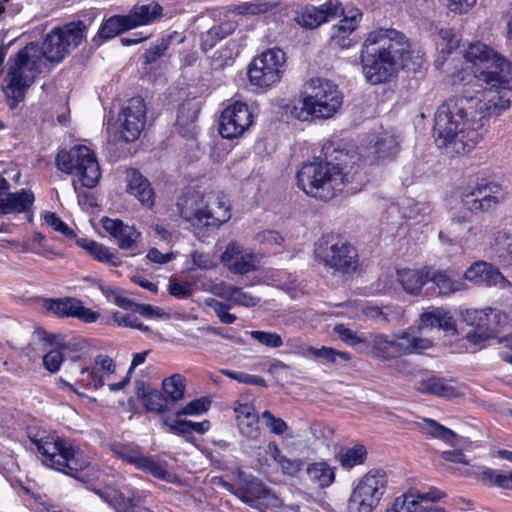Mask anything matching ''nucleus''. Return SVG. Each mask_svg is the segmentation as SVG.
<instances>
[{
	"label": "nucleus",
	"mask_w": 512,
	"mask_h": 512,
	"mask_svg": "<svg viewBox=\"0 0 512 512\" xmlns=\"http://www.w3.org/2000/svg\"><path fill=\"white\" fill-rule=\"evenodd\" d=\"M449 98L435 114L434 137L437 147L450 157L470 152L483 137V119L499 116L510 107L509 98H479L476 113Z\"/></svg>",
	"instance_id": "obj_1"
},
{
	"label": "nucleus",
	"mask_w": 512,
	"mask_h": 512,
	"mask_svg": "<svg viewBox=\"0 0 512 512\" xmlns=\"http://www.w3.org/2000/svg\"><path fill=\"white\" fill-rule=\"evenodd\" d=\"M322 152L326 160L304 163L296 179L297 186L308 196L328 201L342 193L347 184L359 179L360 156L333 141L325 143Z\"/></svg>",
	"instance_id": "obj_2"
},
{
	"label": "nucleus",
	"mask_w": 512,
	"mask_h": 512,
	"mask_svg": "<svg viewBox=\"0 0 512 512\" xmlns=\"http://www.w3.org/2000/svg\"><path fill=\"white\" fill-rule=\"evenodd\" d=\"M405 43L406 35L394 28H378L367 34L361 46L360 61L369 83H385L397 73V60Z\"/></svg>",
	"instance_id": "obj_3"
},
{
	"label": "nucleus",
	"mask_w": 512,
	"mask_h": 512,
	"mask_svg": "<svg viewBox=\"0 0 512 512\" xmlns=\"http://www.w3.org/2000/svg\"><path fill=\"white\" fill-rule=\"evenodd\" d=\"M460 197L463 208L454 212L450 229L460 244L470 247L481 239V228L472 224L473 213L496 209L507 199L508 193L496 182L482 181L466 187Z\"/></svg>",
	"instance_id": "obj_4"
},
{
	"label": "nucleus",
	"mask_w": 512,
	"mask_h": 512,
	"mask_svg": "<svg viewBox=\"0 0 512 512\" xmlns=\"http://www.w3.org/2000/svg\"><path fill=\"white\" fill-rule=\"evenodd\" d=\"M465 69L473 75L476 93L512 91V63L481 42L471 43L464 53Z\"/></svg>",
	"instance_id": "obj_5"
},
{
	"label": "nucleus",
	"mask_w": 512,
	"mask_h": 512,
	"mask_svg": "<svg viewBox=\"0 0 512 512\" xmlns=\"http://www.w3.org/2000/svg\"><path fill=\"white\" fill-rule=\"evenodd\" d=\"M179 216L196 228H218L231 218V204L221 192L202 194L188 189L176 202Z\"/></svg>",
	"instance_id": "obj_6"
},
{
	"label": "nucleus",
	"mask_w": 512,
	"mask_h": 512,
	"mask_svg": "<svg viewBox=\"0 0 512 512\" xmlns=\"http://www.w3.org/2000/svg\"><path fill=\"white\" fill-rule=\"evenodd\" d=\"M30 440L44 465L70 477L84 480L77 473L87 468L90 460L79 448L51 434L34 436Z\"/></svg>",
	"instance_id": "obj_7"
},
{
	"label": "nucleus",
	"mask_w": 512,
	"mask_h": 512,
	"mask_svg": "<svg viewBox=\"0 0 512 512\" xmlns=\"http://www.w3.org/2000/svg\"><path fill=\"white\" fill-rule=\"evenodd\" d=\"M56 165L59 170L77 178L73 180V187L79 198L88 197V194L81 190L82 187L94 188L101 177L95 153L84 145L60 151L56 157Z\"/></svg>",
	"instance_id": "obj_8"
},
{
	"label": "nucleus",
	"mask_w": 512,
	"mask_h": 512,
	"mask_svg": "<svg viewBox=\"0 0 512 512\" xmlns=\"http://www.w3.org/2000/svg\"><path fill=\"white\" fill-rule=\"evenodd\" d=\"M86 24L79 20L69 22L61 27L52 29L41 45L30 42L37 56V63L42 66L43 59L51 63H59L65 59L86 37Z\"/></svg>",
	"instance_id": "obj_9"
},
{
	"label": "nucleus",
	"mask_w": 512,
	"mask_h": 512,
	"mask_svg": "<svg viewBox=\"0 0 512 512\" xmlns=\"http://www.w3.org/2000/svg\"><path fill=\"white\" fill-rule=\"evenodd\" d=\"M314 253L319 263L336 272L351 273L358 267L356 248L338 234L323 235L317 241Z\"/></svg>",
	"instance_id": "obj_10"
},
{
	"label": "nucleus",
	"mask_w": 512,
	"mask_h": 512,
	"mask_svg": "<svg viewBox=\"0 0 512 512\" xmlns=\"http://www.w3.org/2000/svg\"><path fill=\"white\" fill-rule=\"evenodd\" d=\"M34 53L32 46H25L9 58V67L3 86L6 96H9L8 93L12 96H24L34 83L36 75L41 71Z\"/></svg>",
	"instance_id": "obj_11"
},
{
	"label": "nucleus",
	"mask_w": 512,
	"mask_h": 512,
	"mask_svg": "<svg viewBox=\"0 0 512 512\" xmlns=\"http://www.w3.org/2000/svg\"><path fill=\"white\" fill-rule=\"evenodd\" d=\"M400 143V135L397 134L395 130L382 129L371 134L369 136L367 145L361 147L359 150L346 147L345 150H348L352 153H357L360 156V160L357 162L360 165V178L362 173H366V167L395 157L400 150Z\"/></svg>",
	"instance_id": "obj_12"
},
{
	"label": "nucleus",
	"mask_w": 512,
	"mask_h": 512,
	"mask_svg": "<svg viewBox=\"0 0 512 512\" xmlns=\"http://www.w3.org/2000/svg\"><path fill=\"white\" fill-rule=\"evenodd\" d=\"M386 484L384 471L367 472L354 485L348 501V512H373L385 492Z\"/></svg>",
	"instance_id": "obj_13"
},
{
	"label": "nucleus",
	"mask_w": 512,
	"mask_h": 512,
	"mask_svg": "<svg viewBox=\"0 0 512 512\" xmlns=\"http://www.w3.org/2000/svg\"><path fill=\"white\" fill-rule=\"evenodd\" d=\"M285 61V53L279 48L264 51L248 67L250 83L263 90L273 87L281 80Z\"/></svg>",
	"instance_id": "obj_14"
},
{
	"label": "nucleus",
	"mask_w": 512,
	"mask_h": 512,
	"mask_svg": "<svg viewBox=\"0 0 512 512\" xmlns=\"http://www.w3.org/2000/svg\"><path fill=\"white\" fill-rule=\"evenodd\" d=\"M222 487L252 508L262 509L275 505L277 498L263 482L252 474L241 470L237 473V484L222 482Z\"/></svg>",
	"instance_id": "obj_15"
},
{
	"label": "nucleus",
	"mask_w": 512,
	"mask_h": 512,
	"mask_svg": "<svg viewBox=\"0 0 512 512\" xmlns=\"http://www.w3.org/2000/svg\"><path fill=\"white\" fill-rule=\"evenodd\" d=\"M289 103H280L285 115L290 114L301 121L328 119L342 105L341 98H288Z\"/></svg>",
	"instance_id": "obj_16"
},
{
	"label": "nucleus",
	"mask_w": 512,
	"mask_h": 512,
	"mask_svg": "<svg viewBox=\"0 0 512 512\" xmlns=\"http://www.w3.org/2000/svg\"><path fill=\"white\" fill-rule=\"evenodd\" d=\"M464 320L476 328L468 332L466 338L469 342L479 344L490 337L492 333L506 322V315L495 308L468 309L463 314Z\"/></svg>",
	"instance_id": "obj_17"
},
{
	"label": "nucleus",
	"mask_w": 512,
	"mask_h": 512,
	"mask_svg": "<svg viewBox=\"0 0 512 512\" xmlns=\"http://www.w3.org/2000/svg\"><path fill=\"white\" fill-rule=\"evenodd\" d=\"M253 112L243 101L237 100L223 109L220 114L218 131L225 139L242 136L253 124Z\"/></svg>",
	"instance_id": "obj_18"
},
{
	"label": "nucleus",
	"mask_w": 512,
	"mask_h": 512,
	"mask_svg": "<svg viewBox=\"0 0 512 512\" xmlns=\"http://www.w3.org/2000/svg\"><path fill=\"white\" fill-rule=\"evenodd\" d=\"M146 104L144 98H127L121 104L118 115L120 138L133 142L140 136L144 126Z\"/></svg>",
	"instance_id": "obj_19"
},
{
	"label": "nucleus",
	"mask_w": 512,
	"mask_h": 512,
	"mask_svg": "<svg viewBox=\"0 0 512 512\" xmlns=\"http://www.w3.org/2000/svg\"><path fill=\"white\" fill-rule=\"evenodd\" d=\"M221 263L233 274L245 275L257 270L258 254L239 243L230 242L221 255Z\"/></svg>",
	"instance_id": "obj_20"
},
{
	"label": "nucleus",
	"mask_w": 512,
	"mask_h": 512,
	"mask_svg": "<svg viewBox=\"0 0 512 512\" xmlns=\"http://www.w3.org/2000/svg\"><path fill=\"white\" fill-rule=\"evenodd\" d=\"M339 10V0H327L320 6L305 7L297 14L295 21L303 28L314 29L337 18Z\"/></svg>",
	"instance_id": "obj_21"
},
{
	"label": "nucleus",
	"mask_w": 512,
	"mask_h": 512,
	"mask_svg": "<svg viewBox=\"0 0 512 512\" xmlns=\"http://www.w3.org/2000/svg\"><path fill=\"white\" fill-rule=\"evenodd\" d=\"M462 278L474 284L488 287L508 288L511 286V283L502 275L498 268L485 261H476L471 264L464 272Z\"/></svg>",
	"instance_id": "obj_22"
},
{
	"label": "nucleus",
	"mask_w": 512,
	"mask_h": 512,
	"mask_svg": "<svg viewBox=\"0 0 512 512\" xmlns=\"http://www.w3.org/2000/svg\"><path fill=\"white\" fill-rule=\"evenodd\" d=\"M427 277L428 282L433 284V288L440 296H449L467 289L463 278L452 268H429Z\"/></svg>",
	"instance_id": "obj_23"
},
{
	"label": "nucleus",
	"mask_w": 512,
	"mask_h": 512,
	"mask_svg": "<svg viewBox=\"0 0 512 512\" xmlns=\"http://www.w3.org/2000/svg\"><path fill=\"white\" fill-rule=\"evenodd\" d=\"M116 371V364L112 358L107 355H97L92 367H82L80 369L79 382L84 385H92L100 388L105 384L104 375H111Z\"/></svg>",
	"instance_id": "obj_24"
},
{
	"label": "nucleus",
	"mask_w": 512,
	"mask_h": 512,
	"mask_svg": "<svg viewBox=\"0 0 512 512\" xmlns=\"http://www.w3.org/2000/svg\"><path fill=\"white\" fill-rule=\"evenodd\" d=\"M102 226L117 240L119 248L123 250L134 249L141 236L134 226L124 224L118 219L103 218Z\"/></svg>",
	"instance_id": "obj_25"
},
{
	"label": "nucleus",
	"mask_w": 512,
	"mask_h": 512,
	"mask_svg": "<svg viewBox=\"0 0 512 512\" xmlns=\"http://www.w3.org/2000/svg\"><path fill=\"white\" fill-rule=\"evenodd\" d=\"M418 391L446 399L458 398L465 395L464 386L455 385L451 380H446L437 376L423 379L420 382Z\"/></svg>",
	"instance_id": "obj_26"
},
{
	"label": "nucleus",
	"mask_w": 512,
	"mask_h": 512,
	"mask_svg": "<svg viewBox=\"0 0 512 512\" xmlns=\"http://www.w3.org/2000/svg\"><path fill=\"white\" fill-rule=\"evenodd\" d=\"M419 328L423 332L427 329L438 328L448 333H456V323L450 312L443 308H435L431 311L423 312L420 315Z\"/></svg>",
	"instance_id": "obj_27"
},
{
	"label": "nucleus",
	"mask_w": 512,
	"mask_h": 512,
	"mask_svg": "<svg viewBox=\"0 0 512 512\" xmlns=\"http://www.w3.org/2000/svg\"><path fill=\"white\" fill-rule=\"evenodd\" d=\"M358 308L369 318L388 324H400L404 317V308L400 305H385L382 307L366 303L357 304Z\"/></svg>",
	"instance_id": "obj_28"
},
{
	"label": "nucleus",
	"mask_w": 512,
	"mask_h": 512,
	"mask_svg": "<svg viewBox=\"0 0 512 512\" xmlns=\"http://www.w3.org/2000/svg\"><path fill=\"white\" fill-rule=\"evenodd\" d=\"M399 340L403 346V354L409 355L419 353L432 347L433 342L430 338L424 335V332L419 326H410L398 333Z\"/></svg>",
	"instance_id": "obj_29"
},
{
	"label": "nucleus",
	"mask_w": 512,
	"mask_h": 512,
	"mask_svg": "<svg viewBox=\"0 0 512 512\" xmlns=\"http://www.w3.org/2000/svg\"><path fill=\"white\" fill-rule=\"evenodd\" d=\"M35 201L34 194L28 189L8 193L0 198V214L24 213L30 210Z\"/></svg>",
	"instance_id": "obj_30"
},
{
	"label": "nucleus",
	"mask_w": 512,
	"mask_h": 512,
	"mask_svg": "<svg viewBox=\"0 0 512 512\" xmlns=\"http://www.w3.org/2000/svg\"><path fill=\"white\" fill-rule=\"evenodd\" d=\"M130 29L131 27L126 15H113L102 22L92 42L95 46H100L102 42L110 40Z\"/></svg>",
	"instance_id": "obj_31"
},
{
	"label": "nucleus",
	"mask_w": 512,
	"mask_h": 512,
	"mask_svg": "<svg viewBox=\"0 0 512 512\" xmlns=\"http://www.w3.org/2000/svg\"><path fill=\"white\" fill-rule=\"evenodd\" d=\"M127 191L134 195L143 205L152 207L154 204V193L150 183L138 171L127 172Z\"/></svg>",
	"instance_id": "obj_32"
},
{
	"label": "nucleus",
	"mask_w": 512,
	"mask_h": 512,
	"mask_svg": "<svg viewBox=\"0 0 512 512\" xmlns=\"http://www.w3.org/2000/svg\"><path fill=\"white\" fill-rule=\"evenodd\" d=\"M162 7L157 2H150L148 4H136L126 15L131 29L138 26L147 25L155 19L161 17Z\"/></svg>",
	"instance_id": "obj_33"
},
{
	"label": "nucleus",
	"mask_w": 512,
	"mask_h": 512,
	"mask_svg": "<svg viewBox=\"0 0 512 512\" xmlns=\"http://www.w3.org/2000/svg\"><path fill=\"white\" fill-rule=\"evenodd\" d=\"M490 245L500 262L512 266V230L500 229L493 232Z\"/></svg>",
	"instance_id": "obj_34"
},
{
	"label": "nucleus",
	"mask_w": 512,
	"mask_h": 512,
	"mask_svg": "<svg viewBox=\"0 0 512 512\" xmlns=\"http://www.w3.org/2000/svg\"><path fill=\"white\" fill-rule=\"evenodd\" d=\"M428 271L429 268L401 269L397 272V281L407 293L418 294L423 285L428 282Z\"/></svg>",
	"instance_id": "obj_35"
},
{
	"label": "nucleus",
	"mask_w": 512,
	"mask_h": 512,
	"mask_svg": "<svg viewBox=\"0 0 512 512\" xmlns=\"http://www.w3.org/2000/svg\"><path fill=\"white\" fill-rule=\"evenodd\" d=\"M162 425L168 429V432L181 436L191 435L192 432L202 435L210 428V422L208 420L193 422L181 419L171 420L169 417L163 418Z\"/></svg>",
	"instance_id": "obj_36"
},
{
	"label": "nucleus",
	"mask_w": 512,
	"mask_h": 512,
	"mask_svg": "<svg viewBox=\"0 0 512 512\" xmlns=\"http://www.w3.org/2000/svg\"><path fill=\"white\" fill-rule=\"evenodd\" d=\"M77 244L99 262L107 263L115 267L119 266L121 263L116 253L94 240L79 238L77 239Z\"/></svg>",
	"instance_id": "obj_37"
},
{
	"label": "nucleus",
	"mask_w": 512,
	"mask_h": 512,
	"mask_svg": "<svg viewBox=\"0 0 512 512\" xmlns=\"http://www.w3.org/2000/svg\"><path fill=\"white\" fill-rule=\"evenodd\" d=\"M277 6V2L272 0H254L250 2H242L240 4H232L226 6L228 13L242 16H256L271 11Z\"/></svg>",
	"instance_id": "obj_38"
},
{
	"label": "nucleus",
	"mask_w": 512,
	"mask_h": 512,
	"mask_svg": "<svg viewBox=\"0 0 512 512\" xmlns=\"http://www.w3.org/2000/svg\"><path fill=\"white\" fill-rule=\"evenodd\" d=\"M403 48V51L400 52L401 55H399L400 58L397 60V69L401 67L407 72H418L424 63L423 53L419 48L411 44L407 37Z\"/></svg>",
	"instance_id": "obj_39"
},
{
	"label": "nucleus",
	"mask_w": 512,
	"mask_h": 512,
	"mask_svg": "<svg viewBox=\"0 0 512 512\" xmlns=\"http://www.w3.org/2000/svg\"><path fill=\"white\" fill-rule=\"evenodd\" d=\"M416 427L425 435L439 439L447 444H452L457 434L451 429L441 425L431 418H422L416 423Z\"/></svg>",
	"instance_id": "obj_40"
},
{
	"label": "nucleus",
	"mask_w": 512,
	"mask_h": 512,
	"mask_svg": "<svg viewBox=\"0 0 512 512\" xmlns=\"http://www.w3.org/2000/svg\"><path fill=\"white\" fill-rule=\"evenodd\" d=\"M338 93V85L334 81L314 77L305 82L301 96H337Z\"/></svg>",
	"instance_id": "obj_41"
},
{
	"label": "nucleus",
	"mask_w": 512,
	"mask_h": 512,
	"mask_svg": "<svg viewBox=\"0 0 512 512\" xmlns=\"http://www.w3.org/2000/svg\"><path fill=\"white\" fill-rule=\"evenodd\" d=\"M202 108V102L197 98H183L178 106L176 123L180 127L193 124L199 116Z\"/></svg>",
	"instance_id": "obj_42"
},
{
	"label": "nucleus",
	"mask_w": 512,
	"mask_h": 512,
	"mask_svg": "<svg viewBox=\"0 0 512 512\" xmlns=\"http://www.w3.org/2000/svg\"><path fill=\"white\" fill-rule=\"evenodd\" d=\"M307 475L309 479L317 484L320 488L330 486L335 480L334 468L326 462L312 463L307 467Z\"/></svg>",
	"instance_id": "obj_43"
},
{
	"label": "nucleus",
	"mask_w": 512,
	"mask_h": 512,
	"mask_svg": "<svg viewBox=\"0 0 512 512\" xmlns=\"http://www.w3.org/2000/svg\"><path fill=\"white\" fill-rule=\"evenodd\" d=\"M354 24L342 20L331 28L330 45L334 48L346 49L353 44L351 34L356 30Z\"/></svg>",
	"instance_id": "obj_44"
},
{
	"label": "nucleus",
	"mask_w": 512,
	"mask_h": 512,
	"mask_svg": "<svg viewBox=\"0 0 512 512\" xmlns=\"http://www.w3.org/2000/svg\"><path fill=\"white\" fill-rule=\"evenodd\" d=\"M138 396L143 406L151 412L162 414L170 411L168 398L158 390L138 392Z\"/></svg>",
	"instance_id": "obj_45"
},
{
	"label": "nucleus",
	"mask_w": 512,
	"mask_h": 512,
	"mask_svg": "<svg viewBox=\"0 0 512 512\" xmlns=\"http://www.w3.org/2000/svg\"><path fill=\"white\" fill-rule=\"evenodd\" d=\"M162 390L168 400L180 401L184 398L186 390V379L181 374H173L162 381Z\"/></svg>",
	"instance_id": "obj_46"
},
{
	"label": "nucleus",
	"mask_w": 512,
	"mask_h": 512,
	"mask_svg": "<svg viewBox=\"0 0 512 512\" xmlns=\"http://www.w3.org/2000/svg\"><path fill=\"white\" fill-rule=\"evenodd\" d=\"M78 300L74 298L45 299L43 307L58 317H73Z\"/></svg>",
	"instance_id": "obj_47"
},
{
	"label": "nucleus",
	"mask_w": 512,
	"mask_h": 512,
	"mask_svg": "<svg viewBox=\"0 0 512 512\" xmlns=\"http://www.w3.org/2000/svg\"><path fill=\"white\" fill-rule=\"evenodd\" d=\"M371 348V354L380 361H388L392 359V355L388 350V335L384 333L371 334L366 338V343Z\"/></svg>",
	"instance_id": "obj_48"
},
{
	"label": "nucleus",
	"mask_w": 512,
	"mask_h": 512,
	"mask_svg": "<svg viewBox=\"0 0 512 512\" xmlns=\"http://www.w3.org/2000/svg\"><path fill=\"white\" fill-rule=\"evenodd\" d=\"M136 493L134 490L128 492V496L125 497L123 493L113 491V500H111L110 506L115 509L116 512H135L136 508ZM136 512H151L147 508H141Z\"/></svg>",
	"instance_id": "obj_49"
},
{
	"label": "nucleus",
	"mask_w": 512,
	"mask_h": 512,
	"mask_svg": "<svg viewBox=\"0 0 512 512\" xmlns=\"http://www.w3.org/2000/svg\"><path fill=\"white\" fill-rule=\"evenodd\" d=\"M430 212V205L425 202L407 200L402 205L403 217L414 220L418 223L425 221V218L429 216Z\"/></svg>",
	"instance_id": "obj_50"
},
{
	"label": "nucleus",
	"mask_w": 512,
	"mask_h": 512,
	"mask_svg": "<svg viewBox=\"0 0 512 512\" xmlns=\"http://www.w3.org/2000/svg\"><path fill=\"white\" fill-rule=\"evenodd\" d=\"M367 456L366 448L363 445H355L352 448L340 453L338 458L344 468H353L364 463Z\"/></svg>",
	"instance_id": "obj_51"
},
{
	"label": "nucleus",
	"mask_w": 512,
	"mask_h": 512,
	"mask_svg": "<svg viewBox=\"0 0 512 512\" xmlns=\"http://www.w3.org/2000/svg\"><path fill=\"white\" fill-rule=\"evenodd\" d=\"M67 346L63 343H56L49 351L43 356V366L51 373H55L60 369L64 360L65 351Z\"/></svg>",
	"instance_id": "obj_52"
},
{
	"label": "nucleus",
	"mask_w": 512,
	"mask_h": 512,
	"mask_svg": "<svg viewBox=\"0 0 512 512\" xmlns=\"http://www.w3.org/2000/svg\"><path fill=\"white\" fill-rule=\"evenodd\" d=\"M423 505L415 492H408L397 497L393 503L395 512H422Z\"/></svg>",
	"instance_id": "obj_53"
},
{
	"label": "nucleus",
	"mask_w": 512,
	"mask_h": 512,
	"mask_svg": "<svg viewBox=\"0 0 512 512\" xmlns=\"http://www.w3.org/2000/svg\"><path fill=\"white\" fill-rule=\"evenodd\" d=\"M482 479L503 489H512V471L504 472L488 468L482 472Z\"/></svg>",
	"instance_id": "obj_54"
},
{
	"label": "nucleus",
	"mask_w": 512,
	"mask_h": 512,
	"mask_svg": "<svg viewBox=\"0 0 512 512\" xmlns=\"http://www.w3.org/2000/svg\"><path fill=\"white\" fill-rule=\"evenodd\" d=\"M307 352L316 358L324 359L330 363H336L338 359L349 361L351 356L349 353L341 352L331 347L322 346L321 348L308 347Z\"/></svg>",
	"instance_id": "obj_55"
},
{
	"label": "nucleus",
	"mask_w": 512,
	"mask_h": 512,
	"mask_svg": "<svg viewBox=\"0 0 512 512\" xmlns=\"http://www.w3.org/2000/svg\"><path fill=\"white\" fill-rule=\"evenodd\" d=\"M260 301V298L252 295L249 292H246L241 287L233 286L231 296L229 302L233 305L243 306V307H254Z\"/></svg>",
	"instance_id": "obj_56"
},
{
	"label": "nucleus",
	"mask_w": 512,
	"mask_h": 512,
	"mask_svg": "<svg viewBox=\"0 0 512 512\" xmlns=\"http://www.w3.org/2000/svg\"><path fill=\"white\" fill-rule=\"evenodd\" d=\"M210 407V401L206 398H199L190 401L181 409L177 410L175 413L176 419H179L181 416L190 415L196 416L205 411H207Z\"/></svg>",
	"instance_id": "obj_57"
},
{
	"label": "nucleus",
	"mask_w": 512,
	"mask_h": 512,
	"mask_svg": "<svg viewBox=\"0 0 512 512\" xmlns=\"http://www.w3.org/2000/svg\"><path fill=\"white\" fill-rule=\"evenodd\" d=\"M249 334L254 340L269 348H279L283 345L282 337L276 332L253 330Z\"/></svg>",
	"instance_id": "obj_58"
},
{
	"label": "nucleus",
	"mask_w": 512,
	"mask_h": 512,
	"mask_svg": "<svg viewBox=\"0 0 512 512\" xmlns=\"http://www.w3.org/2000/svg\"><path fill=\"white\" fill-rule=\"evenodd\" d=\"M221 374L229 377L230 379H233L239 383L247 384V385H256L265 387L266 381L264 378L257 376V375H251L247 374L245 372H239V371H231L228 369H222Z\"/></svg>",
	"instance_id": "obj_59"
},
{
	"label": "nucleus",
	"mask_w": 512,
	"mask_h": 512,
	"mask_svg": "<svg viewBox=\"0 0 512 512\" xmlns=\"http://www.w3.org/2000/svg\"><path fill=\"white\" fill-rule=\"evenodd\" d=\"M137 469L147 472L158 479H165L167 476V471L159 462L145 455L141 458Z\"/></svg>",
	"instance_id": "obj_60"
},
{
	"label": "nucleus",
	"mask_w": 512,
	"mask_h": 512,
	"mask_svg": "<svg viewBox=\"0 0 512 512\" xmlns=\"http://www.w3.org/2000/svg\"><path fill=\"white\" fill-rule=\"evenodd\" d=\"M334 332L339 336V338L349 346H356L360 343H366V337L362 335H358L355 331L345 327L342 324L336 325L334 327Z\"/></svg>",
	"instance_id": "obj_61"
},
{
	"label": "nucleus",
	"mask_w": 512,
	"mask_h": 512,
	"mask_svg": "<svg viewBox=\"0 0 512 512\" xmlns=\"http://www.w3.org/2000/svg\"><path fill=\"white\" fill-rule=\"evenodd\" d=\"M258 422L259 416L257 413H255L252 416H248V418L239 420L238 426L243 435L252 439H256L260 435Z\"/></svg>",
	"instance_id": "obj_62"
},
{
	"label": "nucleus",
	"mask_w": 512,
	"mask_h": 512,
	"mask_svg": "<svg viewBox=\"0 0 512 512\" xmlns=\"http://www.w3.org/2000/svg\"><path fill=\"white\" fill-rule=\"evenodd\" d=\"M169 45V40L165 38H161L157 40V42L150 46L143 55L144 64H152L156 62L167 50Z\"/></svg>",
	"instance_id": "obj_63"
},
{
	"label": "nucleus",
	"mask_w": 512,
	"mask_h": 512,
	"mask_svg": "<svg viewBox=\"0 0 512 512\" xmlns=\"http://www.w3.org/2000/svg\"><path fill=\"white\" fill-rule=\"evenodd\" d=\"M265 425L270 429V432L275 435H282L288 430L286 422L275 417L270 411L265 410L261 415Z\"/></svg>",
	"instance_id": "obj_64"
}]
</instances>
